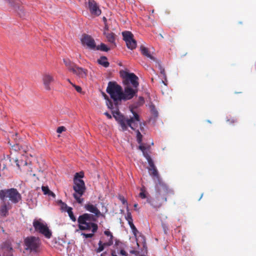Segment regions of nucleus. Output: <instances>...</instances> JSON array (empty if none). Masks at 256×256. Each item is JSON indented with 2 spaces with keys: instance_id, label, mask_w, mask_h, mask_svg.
<instances>
[{
  "instance_id": "c756f323",
  "label": "nucleus",
  "mask_w": 256,
  "mask_h": 256,
  "mask_svg": "<svg viewBox=\"0 0 256 256\" xmlns=\"http://www.w3.org/2000/svg\"><path fill=\"white\" fill-rule=\"evenodd\" d=\"M12 147L14 150L15 151H22L23 152H26V150L23 149L22 146H20L18 144H16L12 146Z\"/></svg>"
},
{
  "instance_id": "423d86ee",
  "label": "nucleus",
  "mask_w": 256,
  "mask_h": 256,
  "mask_svg": "<svg viewBox=\"0 0 256 256\" xmlns=\"http://www.w3.org/2000/svg\"><path fill=\"white\" fill-rule=\"evenodd\" d=\"M106 92L114 101L121 100L122 88L115 82H110L106 88Z\"/></svg>"
},
{
  "instance_id": "bf43d9fd",
  "label": "nucleus",
  "mask_w": 256,
  "mask_h": 256,
  "mask_svg": "<svg viewBox=\"0 0 256 256\" xmlns=\"http://www.w3.org/2000/svg\"><path fill=\"white\" fill-rule=\"evenodd\" d=\"M202 196H203V194H202L201 196H200V198H199V200H200L201 199V198H202Z\"/></svg>"
},
{
  "instance_id": "f257e3e1",
  "label": "nucleus",
  "mask_w": 256,
  "mask_h": 256,
  "mask_svg": "<svg viewBox=\"0 0 256 256\" xmlns=\"http://www.w3.org/2000/svg\"><path fill=\"white\" fill-rule=\"evenodd\" d=\"M130 111L133 114V116L130 118L121 114L119 111L112 112L113 116L120 125L123 130H126L128 126L134 130H136L138 125L141 126L139 115L132 109H131Z\"/></svg>"
},
{
  "instance_id": "49530a36",
  "label": "nucleus",
  "mask_w": 256,
  "mask_h": 256,
  "mask_svg": "<svg viewBox=\"0 0 256 256\" xmlns=\"http://www.w3.org/2000/svg\"><path fill=\"white\" fill-rule=\"evenodd\" d=\"M104 114L106 116L108 119L112 118V116L108 112H106L104 113Z\"/></svg>"
},
{
  "instance_id": "aec40b11",
  "label": "nucleus",
  "mask_w": 256,
  "mask_h": 256,
  "mask_svg": "<svg viewBox=\"0 0 256 256\" xmlns=\"http://www.w3.org/2000/svg\"><path fill=\"white\" fill-rule=\"evenodd\" d=\"M114 246L118 250H120L118 254L122 256H128V253L124 250V244L118 240H116Z\"/></svg>"
},
{
  "instance_id": "680f3d73",
  "label": "nucleus",
  "mask_w": 256,
  "mask_h": 256,
  "mask_svg": "<svg viewBox=\"0 0 256 256\" xmlns=\"http://www.w3.org/2000/svg\"><path fill=\"white\" fill-rule=\"evenodd\" d=\"M18 14L20 15V16H22V15L20 14V12H18Z\"/></svg>"
},
{
  "instance_id": "e433bc0d",
  "label": "nucleus",
  "mask_w": 256,
  "mask_h": 256,
  "mask_svg": "<svg viewBox=\"0 0 256 256\" xmlns=\"http://www.w3.org/2000/svg\"><path fill=\"white\" fill-rule=\"evenodd\" d=\"M130 228H132V231L133 232V234L136 236V233L138 232L136 228V226H134V224L133 222H131L130 223H128Z\"/></svg>"
},
{
  "instance_id": "5701e85b",
  "label": "nucleus",
  "mask_w": 256,
  "mask_h": 256,
  "mask_svg": "<svg viewBox=\"0 0 256 256\" xmlns=\"http://www.w3.org/2000/svg\"><path fill=\"white\" fill-rule=\"evenodd\" d=\"M140 50L142 55L150 58L154 61L156 60V58L150 54V52L148 48L144 47L143 46H142L140 48Z\"/></svg>"
},
{
  "instance_id": "09e8293b",
  "label": "nucleus",
  "mask_w": 256,
  "mask_h": 256,
  "mask_svg": "<svg viewBox=\"0 0 256 256\" xmlns=\"http://www.w3.org/2000/svg\"><path fill=\"white\" fill-rule=\"evenodd\" d=\"M104 32L108 31V26L107 24H104Z\"/></svg>"
},
{
  "instance_id": "ddd939ff",
  "label": "nucleus",
  "mask_w": 256,
  "mask_h": 256,
  "mask_svg": "<svg viewBox=\"0 0 256 256\" xmlns=\"http://www.w3.org/2000/svg\"><path fill=\"white\" fill-rule=\"evenodd\" d=\"M124 91H122L121 100H129L136 95L138 92V88L131 87L130 86H124Z\"/></svg>"
},
{
  "instance_id": "8fccbe9b",
  "label": "nucleus",
  "mask_w": 256,
  "mask_h": 256,
  "mask_svg": "<svg viewBox=\"0 0 256 256\" xmlns=\"http://www.w3.org/2000/svg\"><path fill=\"white\" fill-rule=\"evenodd\" d=\"M228 121L230 123H234L236 122V119L232 118V120H228Z\"/></svg>"
},
{
  "instance_id": "cd10ccee",
  "label": "nucleus",
  "mask_w": 256,
  "mask_h": 256,
  "mask_svg": "<svg viewBox=\"0 0 256 256\" xmlns=\"http://www.w3.org/2000/svg\"><path fill=\"white\" fill-rule=\"evenodd\" d=\"M14 160L16 163V166L19 169H20L21 167L25 166L27 164V162H26V160H24L15 159Z\"/></svg>"
},
{
  "instance_id": "6ab92c4d",
  "label": "nucleus",
  "mask_w": 256,
  "mask_h": 256,
  "mask_svg": "<svg viewBox=\"0 0 256 256\" xmlns=\"http://www.w3.org/2000/svg\"><path fill=\"white\" fill-rule=\"evenodd\" d=\"M84 208L86 210L94 214L97 217H99L101 215V212L97 208L96 205L88 203L84 205Z\"/></svg>"
},
{
  "instance_id": "9d476101",
  "label": "nucleus",
  "mask_w": 256,
  "mask_h": 256,
  "mask_svg": "<svg viewBox=\"0 0 256 256\" xmlns=\"http://www.w3.org/2000/svg\"><path fill=\"white\" fill-rule=\"evenodd\" d=\"M33 226L36 232L44 235L46 238H50L52 236V232L46 224L40 220H34L33 222Z\"/></svg>"
},
{
  "instance_id": "13d9d810",
  "label": "nucleus",
  "mask_w": 256,
  "mask_h": 256,
  "mask_svg": "<svg viewBox=\"0 0 256 256\" xmlns=\"http://www.w3.org/2000/svg\"><path fill=\"white\" fill-rule=\"evenodd\" d=\"M134 252H135V251H134V250H131V251H130V253H132V254H134Z\"/></svg>"
},
{
  "instance_id": "e2e57ef3",
  "label": "nucleus",
  "mask_w": 256,
  "mask_h": 256,
  "mask_svg": "<svg viewBox=\"0 0 256 256\" xmlns=\"http://www.w3.org/2000/svg\"><path fill=\"white\" fill-rule=\"evenodd\" d=\"M102 256V254H101V256Z\"/></svg>"
},
{
  "instance_id": "9b49d317",
  "label": "nucleus",
  "mask_w": 256,
  "mask_h": 256,
  "mask_svg": "<svg viewBox=\"0 0 256 256\" xmlns=\"http://www.w3.org/2000/svg\"><path fill=\"white\" fill-rule=\"evenodd\" d=\"M123 40L125 41L128 48L133 50L136 47V42L134 38L133 34L129 31H125L122 32Z\"/></svg>"
},
{
  "instance_id": "a18cd8bd",
  "label": "nucleus",
  "mask_w": 256,
  "mask_h": 256,
  "mask_svg": "<svg viewBox=\"0 0 256 256\" xmlns=\"http://www.w3.org/2000/svg\"><path fill=\"white\" fill-rule=\"evenodd\" d=\"M118 198L122 202V204H126V205H128L127 201L123 196H119Z\"/></svg>"
},
{
  "instance_id": "c9c22d12",
  "label": "nucleus",
  "mask_w": 256,
  "mask_h": 256,
  "mask_svg": "<svg viewBox=\"0 0 256 256\" xmlns=\"http://www.w3.org/2000/svg\"><path fill=\"white\" fill-rule=\"evenodd\" d=\"M84 176V173L82 172L76 173L74 180H80L79 178H82Z\"/></svg>"
},
{
  "instance_id": "2eb2a0df",
  "label": "nucleus",
  "mask_w": 256,
  "mask_h": 256,
  "mask_svg": "<svg viewBox=\"0 0 256 256\" xmlns=\"http://www.w3.org/2000/svg\"><path fill=\"white\" fill-rule=\"evenodd\" d=\"M81 42L83 44L86 45L90 48L94 50L96 45L94 38L90 36L84 34L82 36Z\"/></svg>"
},
{
  "instance_id": "864d4df0",
  "label": "nucleus",
  "mask_w": 256,
  "mask_h": 256,
  "mask_svg": "<svg viewBox=\"0 0 256 256\" xmlns=\"http://www.w3.org/2000/svg\"><path fill=\"white\" fill-rule=\"evenodd\" d=\"M138 206V204H135L134 206V208H135V210H136V211H138V209H136L137 207Z\"/></svg>"
},
{
  "instance_id": "58836bf2",
  "label": "nucleus",
  "mask_w": 256,
  "mask_h": 256,
  "mask_svg": "<svg viewBox=\"0 0 256 256\" xmlns=\"http://www.w3.org/2000/svg\"><path fill=\"white\" fill-rule=\"evenodd\" d=\"M126 219L127 221L128 222V223L132 222V216L130 212H128L127 216H126Z\"/></svg>"
},
{
  "instance_id": "ea45409f",
  "label": "nucleus",
  "mask_w": 256,
  "mask_h": 256,
  "mask_svg": "<svg viewBox=\"0 0 256 256\" xmlns=\"http://www.w3.org/2000/svg\"><path fill=\"white\" fill-rule=\"evenodd\" d=\"M42 188L44 194H48L50 192V190L48 186H42Z\"/></svg>"
},
{
  "instance_id": "4d7b16f0",
  "label": "nucleus",
  "mask_w": 256,
  "mask_h": 256,
  "mask_svg": "<svg viewBox=\"0 0 256 256\" xmlns=\"http://www.w3.org/2000/svg\"><path fill=\"white\" fill-rule=\"evenodd\" d=\"M67 80H68V82L70 84H73L72 82H71V81L70 80V79H67Z\"/></svg>"
},
{
  "instance_id": "052dcab7",
  "label": "nucleus",
  "mask_w": 256,
  "mask_h": 256,
  "mask_svg": "<svg viewBox=\"0 0 256 256\" xmlns=\"http://www.w3.org/2000/svg\"><path fill=\"white\" fill-rule=\"evenodd\" d=\"M235 93L236 94H240V93H241V92H236Z\"/></svg>"
},
{
  "instance_id": "f704fd0d",
  "label": "nucleus",
  "mask_w": 256,
  "mask_h": 256,
  "mask_svg": "<svg viewBox=\"0 0 256 256\" xmlns=\"http://www.w3.org/2000/svg\"><path fill=\"white\" fill-rule=\"evenodd\" d=\"M104 234L105 235H106V236H110V239H109V240L108 241H111L112 242V244H113V242H113L114 236H112V233L110 231L107 230H105L104 232Z\"/></svg>"
},
{
  "instance_id": "4be33fe9",
  "label": "nucleus",
  "mask_w": 256,
  "mask_h": 256,
  "mask_svg": "<svg viewBox=\"0 0 256 256\" xmlns=\"http://www.w3.org/2000/svg\"><path fill=\"white\" fill-rule=\"evenodd\" d=\"M62 208L64 210H66L68 212V216H69L70 218L72 220V221H73V222L76 221V218L73 214V212L72 211V208L68 206L66 204L62 203Z\"/></svg>"
},
{
  "instance_id": "20e7f679",
  "label": "nucleus",
  "mask_w": 256,
  "mask_h": 256,
  "mask_svg": "<svg viewBox=\"0 0 256 256\" xmlns=\"http://www.w3.org/2000/svg\"><path fill=\"white\" fill-rule=\"evenodd\" d=\"M156 194L158 198H160L163 201L166 202L168 196L174 194V190L162 180L156 182L155 185Z\"/></svg>"
},
{
  "instance_id": "a211bd4d",
  "label": "nucleus",
  "mask_w": 256,
  "mask_h": 256,
  "mask_svg": "<svg viewBox=\"0 0 256 256\" xmlns=\"http://www.w3.org/2000/svg\"><path fill=\"white\" fill-rule=\"evenodd\" d=\"M147 202L149 203L154 208H160L162 204V202H164L160 198H158L156 194L154 198L152 199L147 198Z\"/></svg>"
},
{
  "instance_id": "3c124183",
  "label": "nucleus",
  "mask_w": 256,
  "mask_h": 256,
  "mask_svg": "<svg viewBox=\"0 0 256 256\" xmlns=\"http://www.w3.org/2000/svg\"><path fill=\"white\" fill-rule=\"evenodd\" d=\"M48 195L52 196L54 197L55 196L54 194V192H51L50 190V192L48 194Z\"/></svg>"
},
{
  "instance_id": "c85d7f7f",
  "label": "nucleus",
  "mask_w": 256,
  "mask_h": 256,
  "mask_svg": "<svg viewBox=\"0 0 256 256\" xmlns=\"http://www.w3.org/2000/svg\"><path fill=\"white\" fill-rule=\"evenodd\" d=\"M8 208L5 202L0 207V214L2 216H6L8 213Z\"/></svg>"
},
{
  "instance_id": "de8ad7c7",
  "label": "nucleus",
  "mask_w": 256,
  "mask_h": 256,
  "mask_svg": "<svg viewBox=\"0 0 256 256\" xmlns=\"http://www.w3.org/2000/svg\"><path fill=\"white\" fill-rule=\"evenodd\" d=\"M139 100L140 102V105L142 104L144 102V98L142 97H140Z\"/></svg>"
},
{
  "instance_id": "0eeeda50",
  "label": "nucleus",
  "mask_w": 256,
  "mask_h": 256,
  "mask_svg": "<svg viewBox=\"0 0 256 256\" xmlns=\"http://www.w3.org/2000/svg\"><path fill=\"white\" fill-rule=\"evenodd\" d=\"M120 76L122 78V82L124 86H130L132 87L138 88L139 83L138 77L134 73H129L124 70L120 72Z\"/></svg>"
},
{
  "instance_id": "dca6fc26",
  "label": "nucleus",
  "mask_w": 256,
  "mask_h": 256,
  "mask_svg": "<svg viewBox=\"0 0 256 256\" xmlns=\"http://www.w3.org/2000/svg\"><path fill=\"white\" fill-rule=\"evenodd\" d=\"M42 82L46 90H51L50 84L54 82V76L49 73H44L42 75Z\"/></svg>"
},
{
  "instance_id": "7c9ffc66",
  "label": "nucleus",
  "mask_w": 256,
  "mask_h": 256,
  "mask_svg": "<svg viewBox=\"0 0 256 256\" xmlns=\"http://www.w3.org/2000/svg\"><path fill=\"white\" fill-rule=\"evenodd\" d=\"M98 50H100L103 52H108L109 50V48L106 46L102 43L100 46H98L96 48Z\"/></svg>"
},
{
  "instance_id": "412c9836",
  "label": "nucleus",
  "mask_w": 256,
  "mask_h": 256,
  "mask_svg": "<svg viewBox=\"0 0 256 256\" xmlns=\"http://www.w3.org/2000/svg\"><path fill=\"white\" fill-rule=\"evenodd\" d=\"M14 10L16 11H20V12L22 11V8L20 6V0H5Z\"/></svg>"
},
{
  "instance_id": "79ce46f5",
  "label": "nucleus",
  "mask_w": 256,
  "mask_h": 256,
  "mask_svg": "<svg viewBox=\"0 0 256 256\" xmlns=\"http://www.w3.org/2000/svg\"><path fill=\"white\" fill-rule=\"evenodd\" d=\"M72 86H74L76 90L78 92L80 93L82 92V89L80 86H76V85L74 84H72Z\"/></svg>"
},
{
  "instance_id": "c03bdc74",
  "label": "nucleus",
  "mask_w": 256,
  "mask_h": 256,
  "mask_svg": "<svg viewBox=\"0 0 256 256\" xmlns=\"http://www.w3.org/2000/svg\"><path fill=\"white\" fill-rule=\"evenodd\" d=\"M66 130V128L64 126H60L57 128L56 132L58 134L62 133V132H64Z\"/></svg>"
},
{
  "instance_id": "39448f33",
  "label": "nucleus",
  "mask_w": 256,
  "mask_h": 256,
  "mask_svg": "<svg viewBox=\"0 0 256 256\" xmlns=\"http://www.w3.org/2000/svg\"><path fill=\"white\" fill-rule=\"evenodd\" d=\"M6 198H8L14 204H17L22 200L21 194L14 188L0 190V198L4 200Z\"/></svg>"
},
{
  "instance_id": "4c0bfd02",
  "label": "nucleus",
  "mask_w": 256,
  "mask_h": 256,
  "mask_svg": "<svg viewBox=\"0 0 256 256\" xmlns=\"http://www.w3.org/2000/svg\"><path fill=\"white\" fill-rule=\"evenodd\" d=\"M158 64L160 74H162L164 77H166L164 68L161 66V64L159 62H158Z\"/></svg>"
},
{
  "instance_id": "6e6552de",
  "label": "nucleus",
  "mask_w": 256,
  "mask_h": 256,
  "mask_svg": "<svg viewBox=\"0 0 256 256\" xmlns=\"http://www.w3.org/2000/svg\"><path fill=\"white\" fill-rule=\"evenodd\" d=\"M74 182L73 188L75 193L73 194V196L78 204H82L83 202L84 199L81 197L84 194L86 190L84 182L82 180H74Z\"/></svg>"
},
{
  "instance_id": "a19ab883",
  "label": "nucleus",
  "mask_w": 256,
  "mask_h": 256,
  "mask_svg": "<svg viewBox=\"0 0 256 256\" xmlns=\"http://www.w3.org/2000/svg\"><path fill=\"white\" fill-rule=\"evenodd\" d=\"M94 234L92 232L91 234L82 233V235L85 238H91L94 236Z\"/></svg>"
},
{
  "instance_id": "f3484780",
  "label": "nucleus",
  "mask_w": 256,
  "mask_h": 256,
  "mask_svg": "<svg viewBox=\"0 0 256 256\" xmlns=\"http://www.w3.org/2000/svg\"><path fill=\"white\" fill-rule=\"evenodd\" d=\"M72 72L79 78H86L88 75V70L86 69L79 67L77 65L75 66Z\"/></svg>"
},
{
  "instance_id": "f8f14e48",
  "label": "nucleus",
  "mask_w": 256,
  "mask_h": 256,
  "mask_svg": "<svg viewBox=\"0 0 256 256\" xmlns=\"http://www.w3.org/2000/svg\"><path fill=\"white\" fill-rule=\"evenodd\" d=\"M14 250L11 242L6 240L0 245V256H14Z\"/></svg>"
},
{
  "instance_id": "b1692460",
  "label": "nucleus",
  "mask_w": 256,
  "mask_h": 256,
  "mask_svg": "<svg viewBox=\"0 0 256 256\" xmlns=\"http://www.w3.org/2000/svg\"><path fill=\"white\" fill-rule=\"evenodd\" d=\"M98 248L96 250L97 253L100 252H102L105 246H109L112 245V242L111 241H108L106 242L102 243L101 240H100L98 242Z\"/></svg>"
},
{
  "instance_id": "a878e982",
  "label": "nucleus",
  "mask_w": 256,
  "mask_h": 256,
  "mask_svg": "<svg viewBox=\"0 0 256 256\" xmlns=\"http://www.w3.org/2000/svg\"><path fill=\"white\" fill-rule=\"evenodd\" d=\"M63 61L68 70L72 72L76 64L68 58H64Z\"/></svg>"
},
{
  "instance_id": "5fc2aeb1",
  "label": "nucleus",
  "mask_w": 256,
  "mask_h": 256,
  "mask_svg": "<svg viewBox=\"0 0 256 256\" xmlns=\"http://www.w3.org/2000/svg\"><path fill=\"white\" fill-rule=\"evenodd\" d=\"M112 256H118L116 254L115 252L112 251L111 254Z\"/></svg>"
},
{
  "instance_id": "7ed1b4c3",
  "label": "nucleus",
  "mask_w": 256,
  "mask_h": 256,
  "mask_svg": "<svg viewBox=\"0 0 256 256\" xmlns=\"http://www.w3.org/2000/svg\"><path fill=\"white\" fill-rule=\"evenodd\" d=\"M138 149L142 152L143 156L146 159L148 162L150 166L148 172L152 176L154 180H156V182L162 180L160 178L158 170L150 155V154L151 152L150 146H138Z\"/></svg>"
},
{
  "instance_id": "72a5a7b5",
  "label": "nucleus",
  "mask_w": 256,
  "mask_h": 256,
  "mask_svg": "<svg viewBox=\"0 0 256 256\" xmlns=\"http://www.w3.org/2000/svg\"><path fill=\"white\" fill-rule=\"evenodd\" d=\"M139 196L142 199L146 198L144 187H142L140 188V192L139 194Z\"/></svg>"
},
{
  "instance_id": "6e6d98bb",
  "label": "nucleus",
  "mask_w": 256,
  "mask_h": 256,
  "mask_svg": "<svg viewBox=\"0 0 256 256\" xmlns=\"http://www.w3.org/2000/svg\"><path fill=\"white\" fill-rule=\"evenodd\" d=\"M102 20H103V21L104 22V24H107L106 23V18L105 17H103Z\"/></svg>"
},
{
  "instance_id": "4468645a",
  "label": "nucleus",
  "mask_w": 256,
  "mask_h": 256,
  "mask_svg": "<svg viewBox=\"0 0 256 256\" xmlns=\"http://www.w3.org/2000/svg\"><path fill=\"white\" fill-rule=\"evenodd\" d=\"M86 6L89 10L92 15L99 16L101 14V10L94 0H88L86 2Z\"/></svg>"
},
{
  "instance_id": "bb28decb",
  "label": "nucleus",
  "mask_w": 256,
  "mask_h": 256,
  "mask_svg": "<svg viewBox=\"0 0 256 256\" xmlns=\"http://www.w3.org/2000/svg\"><path fill=\"white\" fill-rule=\"evenodd\" d=\"M98 62L99 64L105 68H108L109 66V62L106 56H101L100 58L98 60Z\"/></svg>"
},
{
  "instance_id": "2f4dec72",
  "label": "nucleus",
  "mask_w": 256,
  "mask_h": 256,
  "mask_svg": "<svg viewBox=\"0 0 256 256\" xmlns=\"http://www.w3.org/2000/svg\"><path fill=\"white\" fill-rule=\"evenodd\" d=\"M136 138H137V141L139 144H141L142 140V136L140 134V132L138 130H136ZM140 146H143L142 144H140Z\"/></svg>"
},
{
  "instance_id": "393cba45",
  "label": "nucleus",
  "mask_w": 256,
  "mask_h": 256,
  "mask_svg": "<svg viewBox=\"0 0 256 256\" xmlns=\"http://www.w3.org/2000/svg\"><path fill=\"white\" fill-rule=\"evenodd\" d=\"M104 34L105 36L106 40L108 42L111 44H114L116 40V35L113 32H104Z\"/></svg>"
},
{
  "instance_id": "37998d69",
  "label": "nucleus",
  "mask_w": 256,
  "mask_h": 256,
  "mask_svg": "<svg viewBox=\"0 0 256 256\" xmlns=\"http://www.w3.org/2000/svg\"><path fill=\"white\" fill-rule=\"evenodd\" d=\"M106 105H107L108 108H109L110 109L113 108V104H112V102L110 99H108V100H107Z\"/></svg>"
},
{
  "instance_id": "603ef678",
  "label": "nucleus",
  "mask_w": 256,
  "mask_h": 256,
  "mask_svg": "<svg viewBox=\"0 0 256 256\" xmlns=\"http://www.w3.org/2000/svg\"><path fill=\"white\" fill-rule=\"evenodd\" d=\"M103 96L104 98L106 100H108V99H109L108 97V96H106V94H103Z\"/></svg>"
},
{
  "instance_id": "1a4fd4ad",
  "label": "nucleus",
  "mask_w": 256,
  "mask_h": 256,
  "mask_svg": "<svg viewBox=\"0 0 256 256\" xmlns=\"http://www.w3.org/2000/svg\"><path fill=\"white\" fill-rule=\"evenodd\" d=\"M24 248L26 250L36 252L38 251L40 240L38 237L30 236L24 239Z\"/></svg>"
},
{
  "instance_id": "473e14b6",
  "label": "nucleus",
  "mask_w": 256,
  "mask_h": 256,
  "mask_svg": "<svg viewBox=\"0 0 256 256\" xmlns=\"http://www.w3.org/2000/svg\"><path fill=\"white\" fill-rule=\"evenodd\" d=\"M151 113L154 115L155 118L158 116V112L156 110L154 105H151L150 106Z\"/></svg>"
},
{
  "instance_id": "f03ea898",
  "label": "nucleus",
  "mask_w": 256,
  "mask_h": 256,
  "mask_svg": "<svg viewBox=\"0 0 256 256\" xmlns=\"http://www.w3.org/2000/svg\"><path fill=\"white\" fill-rule=\"evenodd\" d=\"M94 220L95 218L92 214L85 213L78 218V227L81 230H88L92 228V232L95 233L98 229V224L91 222Z\"/></svg>"
}]
</instances>
